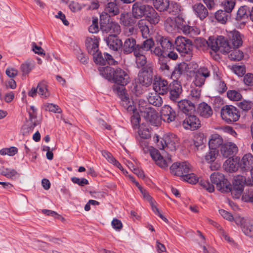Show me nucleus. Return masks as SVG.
<instances>
[{"label": "nucleus", "mask_w": 253, "mask_h": 253, "mask_svg": "<svg viewBox=\"0 0 253 253\" xmlns=\"http://www.w3.org/2000/svg\"><path fill=\"white\" fill-rule=\"evenodd\" d=\"M171 174L179 176L182 180L195 184L199 180L198 177L192 172L191 165L187 162H176L170 167Z\"/></svg>", "instance_id": "1"}, {"label": "nucleus", "mask_w": 253, "mask_h": 253, "mask_svg": "<svg viewBox=\"0 0 253 253\" xmlns=\"http://www.w3.org/2000/svg\"><path fill=\"white\" fill-rule=\"evenodd\" d=\"M139 144L144 152L146 153L149 151L150 156L156 164L162 169L167 168L169 164L172 161L170 156L168 154L166 156L165 152L161 154L159 151L154 148H149L148 142L147 140L139 139Z\"/></svg>", "instance_id": "2"}, {"label": "nucleus", "mask_w": 253, "mask_h": 253, "mask_svg": "<svg viewBox=\"0 0 253 253\" xmlns=\"http://www.w3.org/2000/svg\"><path fill=\"white\" fill-rule=\"evenodd\" d=\"M102 69V70L100 71L102 72V75H104L106 78H112L119 86L124 87L130 82V79L127 72L120 68L114 69L106 66Z\"/></svg>", "instance_id": "3"}, {"label": "nucleus", "mask_w": 253, "mask_h": 253, "mask_svg": "<svg viewBox=\"0 0 253 253\" xmlns=\"http://www.w3.org/2000/svg\"><path fill=\"white\" fill-rule=\"evenodd\" d=\"M211 49L214 52H220L222 53L230 52L231 46L227 40L223 36H219L216 38H210Z\"/></svg>", "instance_id": "4"}, {"label": "nucleus", "mask_w": 253, "mask_h": 253, "mask_svg": "<svg viewBox=\"0 0 253 253\" xmlns=\"http://www.w3.org/2000/svg\"><path fill=\"white\" fill-rule=\"evenodd\" d=\"M114 91L121 99V104L128 112L131 113L136 109L133 105V101L130 99L126 93L125 87L114 85L113 87Z\"/></svg>", "instance_id": "5"}, {"label": "nucleus", "mask_w": 253, "mask_h": 253, "mask_svg": "<svg viewBox=\"0 0 253 253\" xmlns=\"http://www.w3.org/2000/svg\"><path fill=\"white\" fill-rule=\"evenodd\" d=\"M157 42V46L151 50V53L159 57H165L167 53L173 48L172 42L168 38L161 37Z\"/></svg>", "instance_id": "6"}, {"label": "nucleus", "mask_w": 253, "mask_h": 253, "mask_svg": "<svg viewBox=\"0 0 253 253\" xmlns=\"http://www.w3.org/2000/svg\"><path fill=\"white\" fill-rule=\"evenodd\" d=\"M142 103L146 104L145 102H140L139 109L146 121L149 122L153 126H159L160 124V118L158 113L154 109L150 107L148 105H146L145 107H144Z\"/></svg>", "instance_id": "7"}, {"label": "nucleus", "mask_w": 253, "mask_h": 253, "mask_svg": "<svg viewBox=\"0 0 253 253\" xmlns=\"http://www.w3.org/2000/svg\"><path fill=\"white\" fill-rule=\"evenodd\" d=\"M221 117L228 123L237 121L240 117V113L237 108L232 105H225L221 109Z\"/></svg>", "instance_id": "8"}, {"label": "nucleus", "mask_w": 253, "mask_h": 253, "mask_svg": "<svg viewBox=\"0 0 253 253\" xmlns=\"http://www.w3.org/2000/svg\"><path fill=\"white\" fill-rule=\"evenodd\" d=\"M175 47L182 55L191 54L192 44L190 40L182 36H179L175 40Z\"/></svg>", "instance_id": "9"}, {"label": "nucleus", "mask_w": 253, "mask_h": 253, "mask_svg": "<svg viewBox=\"0 0 253 253\" xmlns=\"http://www.w3.org/2000/svg\"><path fill=\"white\" fill-rule=\"evenodd\" d=\"M153 76V68L150 64H148L138 74L139 83L142 85L148 86L152 84Z\"/></svg>", "instance_id": "10"}, {"label": "nucleus", "mask_w": 253, "mask_h": 253, "mask_svg": "<svg viewBox=\"0 0 253 253\" xmlns=\"http://www.w3.org/2000/svg\"><path fill=\"white\" fill-rule=\"evenodd\" d=\"M211 71L206 67H201L194 72V84L198 87H202L206 80L211 76Z\"/></svg>", "instance_id": "11"}, {"label": "nucleus", "mask_w": 253, "mask_h": 253, "mask_svg": "<svg viewBox=\"0 0 253 253\" xmlns=\"http://www.w3.org/2000/svg\"><path fill=\"white\" fill-rule=\"evenodd\" d=\"M179 140L174 134H170L165 136L163 139V142H161L162 148L161 150L166 149V150L173 151L176 149L178 146Z\"/></svg>", "instance_id": "12"}, {"label": "nucleus", "mask_w": 253, "mask_h": 253, "mask_svg": "<svg viewBox=\"0 0 253 253\" xmlns=\"http://www.w3.org/2000/svg\"><path fill=\"white\" fill-rule=\"evenodd\" d=\"M182 125L185 129L195 130L200 126L201 123L196 116L189 114L186 115L183 121Z\"/></svg>", "instance_id": "13"}, {"label": "nucleus", "mask_w": 253, "mask_h": 253, "mask_svg": "<svg viewBox=\"0 0 253 253\" xmlns=\"http://www.w3.org/2000/svg\"><path fill=\"white\" fill-rule=\"evenodd\" d=\"M153 89L159 94H167L169 89V84L167 81L162 78L155 79L153 84Z\"/></svg>", "instance_id": "14"}, {"label": "nucleus", "mask_w": 253, "mask_h": 253, "mask_svg": "<svg viewBox=\"0 0 253 253\" xmlns=\"http://www.w3.org/2000/svg\"><path fill=\"white\" fill-rule=\"evenodd\" d=\"M176 117V112L169 105H164L161 111V119L164 122L170 123L173 122Z\"/></svg>", "instance_id": "15"}, {"label": "nucleus", "mask_w": 253, "mask_h": 253, "mask_svg": "<svg viewBox=\"0 0 253 253\" xmlns=\"http://www.w3.org/2000/svg\"><path fill=\"white\" fill-rule=\"evenodd\" d=\"M221 153L225 158L236 155L238 148L236 144L232 142H227L223 144L221 147Z\"/></svg>", "instance_id": "16"}, {"label": "nucleus", "mask_w": 253, "mask_h": 253, "mask_svg": "<svg viewBox=\"0 0 253 253\" xmlns=\"http://www.w3.org/2000/svg\"><path fill=\"white\" fill-rule=\"evenodd\" d=\"M239 164L242 171H250L252 172L253 169V156L250 153L244 155L240 161Z\"/></svg>", "instance_id": "17"}, {"label": "nucleus", "mask_w": 253, "mask_h": 253, "mask_svg": "<svg viewBox=\"0 0 253 253\" xmlns=\"http://www.w3.org/2000/svg\"><path fill=\"white\" fill-rule=\"evenodd\" d=\"M182 87L178 81H173L169 84V98L173 101H177L182 92Z\"/></svg>", "instance_id": "18"}, {"label": "nucleus", "mask_w": 253, "mask_h": 253, "mask_svg": "<svg viewBox=\"0 0 253 253\" xmlns=\"http://www.w3.org/2000/svg\"><path fill=\"white\" fill-rule=\"evenodd\" d=\"M192 9L195 15L201 20H203L208 16V7H206L201 2H197L193 4Z\"/></svg>", "instance_id": "19"}, {"label": "nucleus", "mask_w": 253, "mask_h": 253, "mask_svg": "<svg viewBox=\"0 0 253 253\" xmlns=\"http://www.w3.org/2000/svg\"><path fill=\"white\" fill-rule=\"evenodd\" d=\"M240 159L238 157L228 158L224 163L223 167L225 170L229 172L236 171L239 167Z\"/></svg>", "instance_id": "20"}, {"label": "nucleus", "mask_w": 253, "mask_h": 253, "mask_svg": "<svg viewBox=\"0 0 253 253\" xmlns=\"http://www.w3.org/2000/svg\"><path fill=\"white\" fill-rule=\"evenodd\" d=\"M99 39L94 36L91 37H88L85 40V46L88 52L90 54H94L95 52L99 50Z\"/></svg>", "instance_id": "21"}, {"label": "nucleus", "mask_w": 253, "mask_h": 253, "mask_svg": "<svg viewBox=\"0 0 253 253\" xmlns=\"http://www.w3.org/2000/svg\"><path fill=\"white\" fill-rule=\"evenodd\" d=\"M150 7L149 5L135 2L132 6V14L136 18H141L143 15L147 14Z\"/></svg>", "instance_id": "22"}, {"label": "nucleus", "mask_w": 253, "mask_h": 253, "mask_svg": "<svg viewBox=\"0 0 253 253\" xmlns=\"http://www.w3.org/2000/svg\"><path fill=\"white\" fill-rule=\"evenodd\" d=\"M136 46H137V44L136 40L134 38L130 37L126 39L124 44L122 43L121 48L124 53L128 54L132 52L134 53L137 48Z\"/></svg>", "instance_id": "23"}, {"label": "nucleus", "mask_w": 253, "mask_h": 253, "mask_svg": "<svg viewBox=\"0 0 253 253\" xmlns=\"http://www.w3.org/2000/svg\"><path fill=\"white\" fill-rule=\"evenodd\" d=\"M105 40L109 48L114 51H118L122 46V42L117 36L109 35Z\"/></svg>", "instance_id": "24"}, {"label": "nucleus", "mask_w": 253, "mask_h": 253, "mask_svg": "<svg viewBox=\"0 0 253 253\" xmlns=\"http://www.w3.org/2000/svg\"><path fill=\"white\" fill-rule=\"evenodd\" d=\"M187 68L188 65L185 62L177 64L172 72L170 78L173 81H177V80L181 77V75L187 71Z\"/></svg>", "instance_id": "25"}, {"label": "nucleus", "mask_w": 253, "mask_h": 253, "mask_svg": "<svg viewBox=\"0 0 253 253\" xmlns=\"http://www.w3.org/2000/svg\"><path fill=\"white\" fill-rule=\"evenodd\" d=\"M177 106L178 108L186 115L192 114V112H193L195 109L194 104L186 99H183L178 101Z\"/></svg>", "instance_id": "26"}, {"label": "nucleus", "mask_w": 253, "mask_h": 253, "mask_svg": "<svg viewBox=\"0 0 253 253\" xmlns=\"http://www.w3.org/2000/svg\"><path fill=\"white\" fill-rule=\"evenodd\" d=\"M197 112L200 116L204 118H209L213 113L211 107L205 102L201 103L197 108Z\"/></svg>", "instance_id": "27"}, {"label": "nucleus", "mask_w": 253, "mask_h": 253, "mask_svg": "<svg viewBox=\"0 0 253 253\" xmlns=\"http://www.w3.org/2000/svg\"><path fill=\"white\" fill-rule=\"evenodd\" d=\"M234 48H238L242 44V39L240 33L237 31H231L228 35Z\"/></svg>", "instance_id": "28"}, {"label": "nucleus", "mask_w": 253, "mask_h": 253, "mask_svg": "<svg viewBox=\"0 0 253 253\" xmlns=\"http://www.w3.org/2000/svg\"><path fill=\"white\" fill-rule=\"evenodd\" d=\"M133 54L135 57V62L138 67H142L146 64L147 58L145 53L136 49Z\"/></svg>", "instance_id": "29"}, {"label": "nucleus", "mask_w": 253, "mask_h": 253, "mask_svg": "<svg viewBox=\"0 0 253 253\" xmlns=\"http://www.w3.org/2000/svg\"><path fill=\"white\" fill-rule=\"evenodd\" d=\"M211 180L213 184H215L217 190H221L220 183L221 182L226 181V178L223 174L218 172L212 173L210 176Z\"/></svg>", "instance_id": "30"}, {"label": "nucleus", "mask_w": 253, "mask_h": 253, "mask_svg": "<svg viewBox=\"0 0 253 253\" xmlns=\"http://www.w3.org/2000/svg\"><path fill=\"white\" fill-rule=\"evenodd\" d=\"M222 137L218 134L215 133L211 135L209 141L210 148L216 149L223 143Z\"/></svg>", "instance_id": "31"}, {"label": "nucleus", "mask_w": 253, "mask_h": 253, "mask_svg": "<svg viewBox=\"0 0 253 253\" xmlns=\"http://www.w3.org/2000/svg\"><path fill=\"white\" fill-rule=\"evenodd\" d=\"M154 45V41L152 38H147L141 44H137V49L144 53L150 50H153L152 48Z\"/></svg>", "instance_id": "32"}, {"label": "nucleus", "mask_w": 253, "mask_h": 253, "mask_svg": "<svg viewBox=\"0 0 253 253\" xmlns=\"http://www.w3.org/2000/svg\"><path fill=\"white\" fill-rule=\"evenodd\" d=\"M102 155L106 158V159L111 164L118 168L120 169L123 171L124 173H127L126 171L124 170L121 164L117 161L112 155L109 152L106 151H102Z\"/></svg>", "instance_id": "33"}, {"label": "nucleus", "mask_w": 253, "mask_h": 253, "mask_svg": "<svg viewBox=\"0 0 253 253\" xmlns=\"http://www.w3.org/2000/svg\"><path fill=\"white\" fill-rule=\"evenodd\" d=\"M38 94L43 98H46L50 95V93L47 89L46 83L44 81L40 82L37 85Z\"/></svg>", "instance_id": "34"}, {"label": "nucleus", "mask_w": 253, "mask_h": 253, "mask_svg": "<svg viewBox=\"0 0 253 253\" xmlns=\"http://www.w3.org/2000/svg\"><path fill=\"white\" fill-rule=\"evenodd\" d=\"M137 25L141 33L142 36L144 39H147L150 36V31L146 21L144 19L138 21Z\"/></svg>", "instance_id": "35"}, {"label": "nucleus", "mask_w": 253, "mask_h": 253, "mask_svg": "<svg viewBox=\"0 0 253 253\" xmlns=\"http://www.w3.org/2000/svg\"><path fill=\"white\" fill-rule=\"evenodd\" d=\"M146 15L147 20L151 24L156 25L160 21V16L152 7H150Z\"/></svg>", "instance_id": "36"}, {"label": "nucleus", "mask_w": 253, "mask_h": 253, "mask_svg": "<svg viewBox=\"0 0 253 253\" xmlns=\"http://www.w3.org/2000/svg\"><path fill=\"white\" fill-rule=\"evenodd\" d=\"M104 13L110 17L117 15L119 13L118 6L114 2H109L104 9Z\"/></svg>", "instance_id": "37"}, {"label": "nucleus", "mask_w": 253, "mask_h": 253, "mask_svg": "<svg viewBox=\"0 0 253 253\" xmlns=\"http://www.w3.org/2000/svg\"><path fill=\"white\" fill-rule=\"evenodd\" d=\"M249 12L250 8L248 6L246 5L241 6L237 11L235 19L239 21L241 20L247 18L249 16Z\"/></svg>", "instance_id": "38"}, {"label": "nucleus", "mask_w": 253, "mask_h": 253, "mask_svg": "<svg viewBox=\"0 0 253 253\" xmlns=\"http://www.w3.org/2000/svg\"><path fill=\"white\" fill-rule=\"evenodd\" d=\"M147 99L149 104L155 106H161L163 103L162 98L157 92L155 93H150L147 97Z\"/></svg>", "instance_id": "39"}, {"label": "nucleus", "mask_w": 253, "mask_h": 253, "mask_svg": "<svg viewBox=\"0 0 253 253\" xmlns=\"http://www.w3.org/2000/svg\"><path fill=\"white\" fill-rule=\"evenodd\" d=\"M242 230L246 235L252 237L253 236V220L247 218Z\"/></svg>", "instance_id": "40"}, {"label": "nucleus", "mask_w": 253, "mask_h": 253, "mask_svg": "<svg viewBox=\"0 0 253 253\" xmlns=\"http://www.w3.org/2000/svg\"><path fill=\"white\" fill-rule=\"evenodd\" d=\"M153 3L155 8L160 11L167 10L169 6V0H153Z\"/></svg>", "instance_id": "41"}, {"label": "nucleus", "mask_w": 253, "mask_h": 253, "mask_svg": "<svg viewBox=\"0 0 253 253\" xmlns=\"http://www.w3.org/2000/svg\"><path fill=\"white\" fill-rule=\"evenodd\" d=\"M34 67V62L32 61H27L22 63L20 66V70L22 72V75L25 76L29 74Z\"/></svg>", "instance_id": "42"}, {"label": "nucleus", "mask_w": 253, "mask_h": 253, "mask_svg": "<svg viewBox=\"0 0 253 253\" xmlns=\"http://www.w3.org/2000/svg\"><path fill=\"white\" fill-rule=\"evenodd\" d=\"M195 44L197 48L200 50H205L208 47L211 48L210 38L208 41L203 38H197L195 41Z\"/></svg>", "instance_id": "43"}, {"label": "nucleus", "mask_w": 253, "mask_h": 253, "mask_svg": "<svg viewBox=\"0 0 253 253\" xmlns=\"http://www.w3.org/2000/svg\"><path fill=\"white\" fill-rule=\"evenodd\" d=\"M165 28L169 33H173L176 28V24L175 21L170 18H168L165 22Z\"/></svg>", "instance_id": "44"}, {"label": "nucleus", "mask_w": 253, "mask_h": 253, "mask_svg": "<svg viewBox=\"0 0 253 253\" xmlns=\"http://www.w3.org/2000/svg\"><path fill=\"white\" fill-rule=\"evenodd\" d=\"M37 125V121H34L33 124L27 122L26 124L23 126L21 132L23 135H26L31 132L34 128Z\"/></svg>", "instance_id": "45"}, {"label": "nucleus", "mask_w": 253, "mask_h": 253, "mask_svg": "<svg viewBox=\"0 0 253 253\" xmlns=\"http://www.w3.org/2000/svg\"><path fill=\"white\" fill-rule=\"evenodd\" d=\"M0 173L7 178L11 179L18 175V173L16 170L5 168H2L0 169Z\"/></svg>", "instance_id": "46"}, {"label": "nucleus", "mask_w": 253, "mask_h": 253, "mask_svg": "<svg viewBox=\"0 0 253 253\" xmlns=\"http://www.w3.org/2000/svg\"><path fill=\"white\" fill-rule=\"evenodd\" d=\"M246 181V179L245 176L240 175H237L234 178L233 182V187L243 189Z\"/></svg>", "instance_id": "47"}, {"label": "nucleus", "mask_w": 253, "mask_h": 253, "mask_svg": "<svg viewBox=\"0 0 253 253\" xmlns=\"http://www.w3.org/2000/svg\"><path fill=\"white\" fill-rule=\"evenodd\" d=\"M120 21L125 26H131L134 23L133 18L128 13L122 14L120 17Z\"/></svg>", "instance_id": "48"}, {"label": "nucleus", "mask_w": 253, "mask_h": 253, "mask_svg": "<svg viewBox=\"0 0 253 253\" xmlns=\"http://www.w3.org/2000/svg\"><path fill=\"white\" fill-rule=\"evenodd\" d=\"M230 52L228 56L231 60L240 61L243 58V53L239 49H231Z\"/></svg>", "instance_id": "49"}, {"label": "nucleus", "mask_w": 253, "mask_h": 253, "mask_svg": "<svg viewBox=\"0 0 253 253\" xmlns=\"http://www.w3.org/2000/svg\"><path fill=\"white\" fill-rule=\"evenodd\" d=\"M224 10H219L215 13V17L218 21L224 24L228 19V14Z\"/></svg>", "instance_id": "50"}, {"label": "nucleus", "mask_w": 253, "mask_h": 253, "mask_svg": "<svg viewBox=\"0 0 253 253\" xmlns=\"http://www.w3.org/2000/svg\"><path fill=\"white\" fill-rule=\"evenodd\" d=\"M218 154L216 149L210 148L209 152L205 156V159L208 162H212L216 159Z\"/></svg>", "instance_id": "51"}, {"label": "nucleus", "mask_w": 253, "mask_h": 253, "mask_svg": "<svg viewBox=\"0 0 253 253\" xmlns=\"http://www.w3.org/2000/svg\"><path fill=\"white\" fill-rule=\"evenodd\" d=\"M224 11L227 13H230L235 5V1L234 0H226L222 3Z\"/></svg>", "instance_id": "52"}, {"label": "nucleus", "mask_w": 253, "mask_h": 253, "mask_svg": "<svg viewBox=\"0 0 253 253\" xmlns=\"http://www.w3.org/2000/svg\"><path fill=\"white\" fill-rule=\"evenodd\" d=\"M201 91L199 88L192 89L189 96L190 99L194 102L198 101L201 98Z\"/></svg>", "instance_id": "53"}, {"label": "nucleus", "mask_w": 253, "mask_h": 253, "mask_svg": "<svg viewBox=\"0 0 253 253\" xmlns=\"http://www.w3.org/2000/svg\"><path fill=\"white\" fill-rule=\"evenodd\" d=\"M133 113V115L131 117V123L132 126L134 128H137L139 126V124L140 121V117L139 114L134 111V112H131Z\"/></svg>", "instance_id": "54"}, {"label": "nucleus", "mask_w": 253, "mask_h": 253, "mask_svg": "<svg viewBox=\"0 0 253 253\" xmlns=\"http://www.w3.org/2000/svg\"><path fill=\"white\" fill-rule=\"evenodd\" d=\"M227 97L231 100L238 101L242 98L241 94L235 90H228L227 92Z\"/></svg>", "instance_id": "55"}, {"label": "nucleus", "mask_w": 253, "mask_h": 253, "mask_svg": "<svg viewBox=\"0 0 253 253\" xmlns=\"http://www.w3.org/2000/svg\"><path fill=\"white\" fill-rule=\"evenodd\" d=\"M238 106L243 111H248L253 106V103L251 101L244 100L237 103Z\"/></svg>", "instance_id": "56"}, {"label": "nucleus", "mask_w": 253, "mask_h": 253, "mask_svg": "<svg viewBox=\"0 0 253 253\" xmlns=\"http://www.w3.org/2000/svg\"><path fill=\"white\" fill-rule=\"evenodd\" d=\"M92 55L95 63L102 65H106V59H105V58L102 56L99 50L95 52L94 54H92Z\"/></svg>", "instance_id": "57"}, {"label": "nucleus", "mask_w": 253, "mask_h": 253, "mask_svg": "<svg viewBox=\"0 0 253 253\" xmlns=\"http://www.w3.org/2000/svg\"><path fill=\"white\" fill-rule=\"evenodd\" d=\"M45 110L53 113H60L62 111L58 105L52 103H45L44 104Z\"/></svg>", "instance_id": "58"}, {"label": "nucleus", "mask_w": 253, "mask_h": 253, "mask_svg": "<svg viewBox=\"0 0 253 253\" xmlns=\"http://www.w3.org/2000/svg\"><path fill=\"white\" fill-rule=\"evenodd\" d=\"M233 72L239 76H243L245 72V67L243 65H235L232 66Z\"/></svg>", "instance_id": "59"}, {"label": "nucleus", "mask_w": 253, "mask_h": 253, "mask_svg": "<svg viewBox=\"0 0 253 253\" xmlns=\"http://www.w3.org/2000/svg\"><path fill=\"white\" fill-rule=\"evenodd\" d=\"M200 184L209 192H212L214 190V186L211 184L209 181L201 180L200 182Z\"/></svg>", "instance_id": "60"}, {"label": "nucleus", "mask_w": 253, "mask_h": 253, "mask_svg": "<svg viewBox=\"0 0 253 253\" xmlns=\"http://www.w3.org/2000/svg\"><path fill=\"white\" fill-rule=\"evenodd\" d=\"M219 185L221 189L218 190L221 192L227 193L231 190L232 186L227 179H226V181L221 182Z\"/></svg>", "instance_id": "61"}, {"label": "nucleus", "mask_w": 253, "mask_h": 253, "mask_svg": "<svg viewBox=\"0 0 253 253\" xmlns=\"http://www.w3.org/2000/svg\"><path fill=\"white\" fill-rule=\"evenodd\" d=\"M88 31L91 33H96L99 31L98 25V19L97 18H93L92 24L88 28Z\"/></svg>", "instance_id": "62"}, {"label": "nucleus", "mask_w": 253, "mask_h": 253, "mask_svg": "<svg viewBox=\"0 0 253 253\" xmlns=\"http://www.w3.org/2000/svg\"><path fill=\"white\" fill-rule=\"evenodd\" d=\"M111 26L110 34L109 35H115L117 36L121 32V27L120 25L115 23L112 22V25Z\"/></svg>", "instance_id": "63"}, {"label": "nucleus", "mask_w": 253, "mask_h": 253, "mask_svg": "<svg viewBox=\"0 0 253 253\" xmlns=\"http://www.w3.org/2000/svg\"><path fill=\"white\" fill-rule=\"evenodd\" d=\"M244 83L249 86H253V74L247 73L244 77Z\"/></svg>", "instance_id": "64"}]
</instances>
